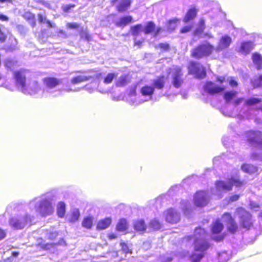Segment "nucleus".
<instances>
[{
    "label": "nucleus",
    "instance_id": "f257e3e1",
    "mask_svg": "<svg viewBox=\"0 0 262 262\" xmlns=\"http://www.w3.org/2000/svg\"><path fill=\"white\" fill-rule=\"evenodd\" d=\"M206 231L204 229L197 227L195 229L193 235L185 237L183 243L187 242L189 245H194V251L188 256V262H200L204 256V252L209 247L206 241Z\"/></svg>",
    "mask_w": 262,
    "mask_h": 262
},
{
    "label": "nucleus",
    "instance_id": "f03ea898",
    "mask_svg": "<svg viewBox=\"0 0 262 262\" xmlns=\"http://www.w3.org/2000/svg\"><path fill=\"white\" fill-rule=\"evenodd\" d=\"M53 197L50 192L39 195L30 201L28 207L42 217L51 215L54 210Z\"/></svg>",
    "mask_w": 262,
    "mask_h": 262
},
{
    "label": "nucleus",
    "instance_id": "7ed1b4c3",
    "mask_svg": "<svg viewBox=\"0 0 262 262\" xmlns=\"http://www.w3.org/2000/svg\"><path fill=\"white\" fill-rule=\"evenodd\" d=\"M238 173V171L235 170L226 181H217L215 184V188L211 190L212 194L221 198L223 193L231 190L233 186L238 188L244 185L245 182L240 180Z\"/></svg>",
    "mask_w": 262,
    "mask_h": 262
},
{
    "label": "nucleus",
    "instance_id": "20e7f679",
    "mask_svg": "<svg viewBox=\"0 0 262 262\" xmlns=\"http://www.w3.org/2000/svg\"><path fill=\"white\" fill-rule=\"evenodd\" d=\"M14 77L17 87L24 94L30 95L42 93L38 83L33 80L26 84V75L24 71L19 70L14 72Z\"/></svg>",
    "mask_w": 262,
    "mask_h": 262
},
{
    "label": "nucleus",
    "instance_id": "39448f33",
    "mask_svg": "<svg viewBox=\"0 0 262 262\" xmlns=\"http://www.w3.org/2000/svg\"><path fill=\"white\" fill-rule=\"evenodd\" d=\"M33 218V215L27 213H20L11 218L9 224L15 229H21L30 225Z\"/></svg>",
    "mask_w": 262,
    "mask_h": 262
},
{
    "label": "nucleus",
    "instance_id": "423d86ee",
    "mask_svg": "<svg viewBox=\"0 0 262 262\" xmlns=\"http://www.w3.org/2000/svg\"><path fill=\"white\" fill-rule=\"evenodd\" d=\"M169 79L170 86H172L175 89L180 88L185 81L182 69L177 66L173 67L169 73Z\"/></svg>",
    "mask_w": 262,
    "mask_h": 262
},
{
    "label": "nucleus",
    "instance_id": "0eeeda50",
    "mask_svg": "<svg viewBox=\"0 0 262 262\" xmlns=\"http://www.w3.org/2000/svg\"><path fill=\"white\" fill-rule=\"evenodd\" d=\"M60 81L53 77H47L43 79V83L45 88L42 90V93L46 92L51 94L53 97L59 96L61 94V91L57 89Z\"/></svg>",
    "mask_w": 262,
    "mask_h": 262
},
{
    "label": "nucleus",
    "instance_id": "6e6552de",
    "mask_svg": "<svg viewBox=\"0 0 262 262\" xmlns=\"http://www.w3.org/2000/svg\"><path fill=\"white\" fill-rule=\"evenodd\" d=\"M213 50L214 47L212 45L205 42L193 49L191 51V55L195 58L200 59L210 55Z\"/></svg>",
    "mask_w": 262,
    "mask_h": 262
},
{
    "label": "nucleus",
    "instance_id": "1a4fd4ad",
    "mask_svg": "<svg viewBox=\"0 0 262 262\" xmlns=\"http://www.w3.org/2000/svg\"><path fill=\"white\" fill-rule=\"evenodd\" d=\"M248 143L251 145L262 147V132L250 130L245 133Z\"/></svg>",
    "mask_w": 262,
    "mask_h": 262
},
{
    "label": "nucleus",
    "instance_id": "9d476101",
    "mask_svg": "<svg viewBox=\"0 0 262 262\" xmlns=\"http://www.w3.org/2000/svg\"><path fill=\"white\" fill-rule=\"evenodd\" d=\"M236 213L239 218L241 226L244 228L249 229L252 225L250 213L243 208H237Z\"/></svg>",
    "mask_w": 262,
    "mask_h": 262
},
{
    "label": "nucleus",
    "instance_id": "9b49d317",
    "mask_svg": "<svg viewBox=\"0 0 262 262\" xmlns=\"http://www.w3.org/2000/svg\"><path fill=\"white\" fill-rule=\"evenodd\" d=\"M154 88L151 85L146 84L140 89L141 98L136 102L138 105L151 100L154 93Z\"/></svg>",
    "mask_w": 262,
    "mask_h": 262
},
{
    "label": "nucleus",
    "instance_id": "f8f14e48",
    "mask_svg": "<svg viewBox=\"0 0 262 262\" xmlns=\"http://www.w3.org/2000/svg\"><path fill=\"white\" fill-rule=\"evenodd\" d=\"M188 70L190 74L194 75L198 78L203 79L206 75L204 68L197 62L191 61L188 67Z\"/></svg>",
    "mask_w": 262,
    "mask_h": 262
},
{
    "label": "nucleus",
    "instance_id": "ddd939ff",
    "mask_svg": "<svg viewBox=\"0 0 262 262\" xmlns=\"http://www.w3.org/2000/svg\"><path fill=\"white\" fill-rule=\"evenodd\" d=\"M205 92L210 95H214L223 92L226 88L223 86H219L212 81H207L203 86Z\"/></svg>",
    "mask_w": 262,
    "mask_h": 262
},
{
    "label": "nucleus",
    "instance_id": "4468645a",
    "mask_svg": "<svg viewBox=\"0 0 262 262\" xmlns=\"http://www.w3.org/2000/svg\"><path fill=\"white\" fill-rule=\"evenodd\" d=\"M209 201V196L204 191H198L194 196V202L198 207L206 206Z\"/></svg>",
    "mask_w": 262,
    "mask_h": 262
},
{
    "label": "nucleus",
    "instance_id": "2eb2a0df",
    "mask_svg": "<svg viewBox=\"0 0 262 262\" xmlns=\"http://www.w3.org/2000/svg\"><path fill=\"white\" fill-rule=\"evenodd\" d=\"M222 220L223 222L226 224L229 231L233 233L237 231L238 229L237 224L230 213H225L222 216Z\"/></svg>",
    "mask_w": 262,
    "mask_h": 262
},
{
    "label": "nucleus",
    "instance_id": "dca6fc26",
    "mask_svg": "<svg viewBox=\"0 0 262 262\" xmlns=\"http://www.w3.org/2000/svg\"><path fill=\"white\" fill-rule=\"evenodd\" d=\"M232 42L231 37L228 35H222L219 40L217 46L214 49L216 52H221L229 47Z\"/></svg>",
    "mask_w": 262,
    "mask_h": 262
},
{
    "label": "nucleus",
    "instance_id": "f3484780",
    "mask_svg": "<svg viewBox=\"0 0 262 262\" xmlns=\"http://www.w3.org/2000/svg\"><path fill=\"white\" fill-rule=\"evenodd\" d=\"M165 215L166 221L171 224L178 223L180 219L179 213L172 208L168 209Z\"/></svg>",
    "mask_w": 262,
    "mask_h": 262
},
{
    "label": "nucleus",
    "instance_id": "a211bd4d",
    "mask_svg": "<svg viewBox=\"0 0 262 262\" xmlns=\"http://www.w3.org/2000/svg\"><path fill=\"white\" fill-rule=\"evenodd\" d=\"M253 42L250 41H243L241 43L237 51L243 55H247L253 49Z\"/></svg>",
    "mask_w": 262,
    "mask_h": 262
},
{
    "label": "nucleus",
    "instance_id": "6ab92c4d",
    "mask_svg": "<svg viewBox=\"0 0 262 262\" xmlns=\"http://www.w3.org/2000/svg\"><path fill=\"white\" fill-rule=\"evenodd\" d=\"M252 60L256 67L259 70L262 69V56L258 53H254L252 55Z\"/></svg>",
    "mask_w": 262,
    "mask_h": 262
},
{
    "label": "nucleus",
    "instance_id": "aec40b11",
    "mask_svg": "<svg viewBox=\"0 0 262 262\" xmlns=\"http://www.w3.org/2000/svg\"><path fill=\"white\" fill-rule=\"evenodd\" d=\"M131 0H120L116 6L118 11H125L130 6Z\"/></svg>",
    "mask_w": 262,
    "mask_h": 262
},
{
    "label": "nucleus",
    "instance_id": "412c9836",
    "mask_svg": "<svg viewBox=\"0 0 262 262\" xmlns=\"http://www.w3.org/2000/svg\"><path fill=\"white\" fill-rule=\"evenodd\" d=\"M165 78L164 76L159 77L152 81V85L154 88V91L155 89L162 90L165 85Z\"/></svg>",
    "mask_w": 262,
    "mask_h": 262
},
{
    "label": "nucleus",
    "instance_id": "4be33fe9",
    "mask_svg": "<svg viewBox=\"0 0 262 262\" xmlns=\"http://www.w3.org/2000/svg\"><path fill=\"white\" fill-rule=\"evenodd\" d=\"M242 170L249 174H254L257 172L258 168L251 164H244L241 166Z\"/></svg>",
    "mask_w": 262,
    "mask_h": 262
},
{
    "label": "nucleus",
    "instance_id": "5701e85b",
    "mask_svg": "<svg viewBox=\"0 0 262 262\" xmlns=\"http://www.w3.org/2000/svg\"><path fill=\"white\" fill-rule=\"evenodd\" d=\"M112 220L110 217H106L100 220L97 224V229L98 230H103L107 228L111 224Z\"/></svg>",
    "mask_w": 262,
    "mask_h": 262
},
{
    "label": "nucleus",
    "instance_id": "b1692460",
    "mask_svg": "<svg viewBox=\"0 0 262 262\" xmlns=\"http://www.w3.org/2000/svg\"><path fill=\"white\" fill-rule=\"evenodd\" d=\"M197 14V10L195 8H190L186 13L183 21L185 23H188L190 20L194 19Z\"/></svg>",
    "mask_w": 262,
    "mask_h": 262
},
{
    "label": "nucleus",
    "instance_id": "393cba45",
    "mask_svg": "<svg viewBox=\"0 0 262 262\" xmlns=\"http://www.w3.org/2000/svg\"><path fill=\"white\" fill-rule=\"evenodd\" d=\"M134 227L136 231L144 232L146 228V226L145 224L144 221L143 220L140 219L134 222Z\"/></svg>",
    "mask_w": 262,
    "mask_h": 262
},
{
    "label": "nucleus",
    "instance_id": "a878e982",
    "mask_svg": "<svg viewBox=\"0 0 262 262\" xmlns=\"http://www.w3.org/2000/svg\"><path fill=\"white\" fill-rule=\"evenodd\" d=\"M91 76H86L85 75H79L73 77L71 79V82L73 84H76L82 82L88 81L91 79Z\"/></svg>",
    "mask_w": 262,
    "mask_h": 262
},
{
    "label": "nucleus",
    "instance_id": "bb28decb",
    "mask_svg": "<svg viewBox=\"0 0 262 262\" xmlns=\"http://www.w3.org/2000/svg\"><path fill=\"white\" fill-rule=\"evenodd\" d=\"M261 102V99L258 98H250L246 100L245 102V107L247 110H249L250 107L253 106L256 104Z\"/></svg>",
    "mask_w": 262,
    "mask_h": 262
},
{
    "label": "nucleus",
    "instance_id": "cd10ccee",
    "mask_svg": "<svg viewBox=\"0 0 262 262\" xmlns=\"http://www.w3.org/2000/svg\"><path fill=\"white\" fill-rule=\"evenodd\" d=\"M181 207L186 215H188L190 212L191 205L188 200H182L180 203Z\"/></svg>",
    "mask_w": 262,
    "mask_h": 262
},
{
    "label": "nucleus",
    "instance_id": "c85d7f7f",
    "mask_svg": "<svg viewBox=\"0 0 262 262\" xmlns=\"http://www.w3.org/2000/svg\"><path fill=\"white\" fill-rule=\"evenodd\" d=\"M132 17L130 16H124L119 19L116 23V26L118 27H124L132 21Z\"/></svg>",
    "mask_w": 262,
    "mask_h": 262
},
{
    "label": "nucleus",
    "instance_id": "c756f323",
    "mask_svg": "<svg viewBox=\"0 0 262 262\" xmlns=\"http://www.w3.org/2000/svg\"><path fill=\"white\" fill-rule=\"evenodd\" d=\"M223 229V225L219 220H216L212 225L211 231L213 234L220 233Z\"/></svg>",
    "mask_w": 262,
    "mask_h": 262
},
{
    "label": "nucleus",
    "instance_id": "7c9ffc66",
    "mask_svg": "<svg viewBox=\"0 0 262 262\" xmlns=\"http://www.w3.org/2000/svg\"><path fill=\"white\" fill-rule=\"evenodd\" d=\"M66 213V204L63 202H59L57 206V213L59 217H63Z\"/></svg>",
    "mask_w": 262,
    "mask_h": 262
},
{
    "label": "nucleus",
    "instance_id": "2f4dec72",
    "mask_svg": "<svg viewBox=\"0 0 262 262\" xmlns=\"http://www.w3.org/2000/svg\"><path fill=\"white\" fill-rule=\"evenodd\" d=\"M93 218L92 216H87L83 219L82 222V227L90 229L93 225Z\"/></svg>",
    "mask_w": 262,
    "mask_h": 262
},
{
    "label": "nucleus",
    "instance_id": "473e14b6",
    "mask_svg": "<svg viewBox=\"0 0 262 262\" xmlns=\"http://www.w3.org/2000/svg\"><path fill=\"white\" fill-rule=\"evenodd\" d=\"M129 82L128 76L123 75L120 76L117 81L116 85L117 86H123L127 84Z\"/></svg>",
    "mask_w": 262,
    "mask_h": 262
},
{
    "label": "nucleus",
    "instance_id": "72a5a7b5",
    "mask_svg": "<svg viewBox=\"0 0 262 262\" xmlns=\"http://www.w3.org/2000/svg\"><path fill=\"white\" fill-rule=\"evenodd\" d=\"M205 27V20L203 19H201L199 21V26L196 28L194 32V35L200 36V35L204 31Z\"/></svg>",
    "mask_w": 262,
    "mask_h": 262
},
{
    "label": "nucleus",
    "instance_id": "f704fd0d",
    "mask_svg": "<svg viewBox=\"0 0 262 262\" xmlns=\"http://www.w3.org/2000/svg\"><path fill=\"white\" fill-rule=\"evenodd\" d=\"M127 229V222L126 220H120L116 226V229L119 231H124Z\"/></svg>",
    "mask_w": 262,
    "mask_h": 262
},
{
    "label": "nucleus",
    "instance_id": "c9c22d12",
    "mask_svg": "<svg viewBox=\"0 0 262 262\" xmlns=\"http://www.w3.org/2000/svg\"><path fill=\"white\" fill-rule=\"evenodd\" d=\"M80 216V212L78 209H74L71 213V217L69 219L71 223H75L77 221Z\"/></svg>",
    "mask_w": 262,
    "mask_h": 262
},
{
    "label": "nucleus",
    "instance_id": "e433bc0d",
    "mask_svg": "<svg viewBox=\"0 0 262 262\" xmlns=\"http://www.w3.org/2000/svg\"><path fill=\"white\" fill-rule=\"evenodd\" d=\"M237 92L235 91L226 92L224 95V98L227 102H230L236 95Z\"/></svg>",
    "mask_w": 262,
    "mask_h": 262
},
{
    "label": "nucleus",
    "instance_id": "4c0bfd02",
    "mask_svg": "<svg viewBox=\"0 0 262 262\" xmlns=\"http://www.w3.org/2000/svg\"><path fill=\"white\" fill-rule=\"evenodd\" d=\"M38 19L39 21L41 23H46L49 27L53 28L55 27V25L54 24H52L50 20H47L46 17L41 13H39L38 14Z\"/></svg>",
    "mask_w": 262,
    "mask_h": 262
},
{
    "label": "nucleus",
    "instance_id": "58836bf2",
    "mask_svg": "<svg viewBox=\"0 0 262 262\" xmlns=\"http://www.w3.org/2000/svg\"><path fill=\"white\" fill-rule=\"evenodd\" d=\"M149 226L153 230H159L161 227V224L156 218L150 221Z\"/></svg>",
    "mask_w": 262,
    "mask_h": 262
},
{
    "label": "nucleus",
    "instance_id": "ea45409f",
    "mask_svg": "<svg viewBox=\"0 0 262 262\" xmlns=\"http://www.w3.org/2000/svg\"><path fill=\"white\" fill-rule=\"evenodd\" d=\"M142 29V25L141 24H139L132 26L131 27L132 35L135 37L137 36Z\"/></svg>",
    "mask_w": 262,
    "mask_h": 262
},
{
    "label": "nucleus",
    "instance_id": "a19ab883",
    "mask_svg": "<svg viewBox=\"0 0 262 262\" xmlns=\"http://www.w3.org/2000/svg\"><path fill=\"white\" fill-rule=\"evenodd\" d=\"M156 26L155 24L152 21H149L147 23L146 26L144 28V32L145 34H149L155 29Z\"/></svg>",
    "mask_w": 262,
    "mask_h": 262
},
{
    "label": "nucleus",
    "instance_id": "79ce46f5",
    "mask_svg": "<svg viewBox=\"0 0 262 262\" xmlns=\"http://www.w3.org/2000/svg\"><path fill=\"white\" fill-rule=\"evenodd\" d=\"M117 77V75L115 73H108L104 78L103 82L105 84L111 83L113 79Z\"/></svg>",
    "mask_w": 262,
    "mask_h": 262
},
{
    "label": "nucleus",
    "instance_id": "37998d69",
    "mask_svg": "<svg viewBox=\"0 0 262 262\" xmlns=\"http://www.w3.org/2000/svg\"><path fill=\"white\" fill-rule=\"evenodd\" d=\"M219 259L222 261H226L229 259L230 255L226 251H222L218 254Z\"/></svg>",
    "mask_w": 262,
    "mask_h": 262
},
{
    "label": "nucleus",
    "instance_id": "c03bdc74",
    "mask_svg": "<svg viewBox=\"0 0 262 262\" xmlns=\"http://www.w3.org/2000/svg\"><path fill=\"white\" fill-rule=\"evenodd\" d=\"M179 19L177 18H173L168 21V28L170 31H173L177 27V24Z\"/></svg>",
    "mask_w": 262,
    "mask_h": 262
},
{
    "label": "nucleus",
    "instance_id": "a18cd8bd",
    "mask_svg": "<svg viewBox=\"0 0 262 262\" xmlns=\"http://www.w3.org/2000/svg\"><path fill=\"white\" fill-rule=\"evenodd\" d=\"M24 17L28 20L31 21V26L34 27L35 25L34 21V15L30 12H26L24 14Z\"/></svg>",
    "mask_w": 262,
    "mask_h": 262
},
{
    "label": "nucleus",
    "instance_id": "49530a36",
    "mask_svg": "<svg viewBox=\"0 0 262 262\" xmlns=\"http://www.w3.org/2000/svg\"><path fill=\"white\" fill-rule=\"evenodd\" d=\"M252 82L254 87L261 86H262V75H261L259 77L255 78L254 80H252Z\"/></svg>",
    "mask_w": 262,
    "mask_h": 262
},
{
    "label": "nucleus",
    "instance_id": "de8ad7c7",
    "mask_svg": "<svg viewBox=\"0 0 262 262\" xmlns=\"http://www.w3.org/2000/svg\"><path fill=\"white\" fill-rule=\"evenodd\" d=\"M5 63L6 67L8 69L12 70L13 68V66L14 65V61L10 58H8L6 60Z\"/></svg>",
    "mask_w": 262,
    "mask_h": 262
},
{
    "label": "nucleus",
    "instance_id": "09e8293b",
    "mask_svg": "<svg viewBox=\"0 0 262 262\" xmlns=\"http://www.w3.org/2000/svg\"><path fill=\"white\" fill-rule=\"evenodd\" d=\"M227 80L229 82V85L232 88L236 87L238 85L237 82L233 77H229V78H228Z\"/></svg>",
    "mask_w": 262,
    "mask_h": 262
},
{
    "label": "nucleus",
    "instance_id": "8fccbe9b",
    "mask_svg": "<svg viewBox=\"0 0 262 262\" xmlns=\"http://www.w3.org/2000/svg\"><path fill=\"white\" fill-rule=\"evenodd\" d=\"M57 235L58 233L56 231H52L48 232L47 236L48 238L53 239L57 236Z\"/></svg>",
    "mask_w": 262,
    "mask_h": 262
},
{
    "label": "nucleus",
    "instance_id": "3c124183",
    "mask_svg": "<svg viewBox=\"0 0 262 262\" xmlns=\"http://www.w3.org/2000/svg\"><path fill=\"white\" fill-rule=\"evenodd\" d=\"M250 206L252 209L255 211H257L259 208H260L259 206L256 203L254 202H250Z\"/></svg>",
    "mask_w": 262,
    "mask_h": 262
},
{
    "label": "nucleus",
    "instance_id": "603ef678",
    "mask_svg": "<svg viewBox=\"0 0 262 262\" xmlns=\"http://www.w3.org/2000/svg\"><path fill=\"white\" fill-rule=\"evenodd\" d=\"M75 7L74 5H66L63 6V9L64 12H68L71 9Z\"/></svg>",
    "mask_w": 262,
    "mask_h": 262
},
{
    "label": "nucleus",
    "instance_id": "864d4df0",
    "mask_svg": "<svg viewBox=\"0 0 262 262\" xmlns=\"http://www.w3.org/2000/svg\"><path fill=\"white\" fill-rule=\"evenodd\" d=\"M136 94V90L135 86H132L130 88L129 91V95L130 96H135Z\"/></svg>",
    "mask_w": 262,
    "mask_h": 262
},
{
    "label": "nucleus",
    "instance_id": "5fc2aeb1",
    "mask_svg": "<svg viewBox=\"0 0 262 262\" xmlns=\"http://www.w3.org/2000/svg\"><path fill=\"white\" fill-rule=\"evenodd\" d=\"M57 35L59 37H62V38H66L67 37V34H66V33L65 32V31H64L62 30H59V31L58 32V33H57Z\"/></svg>",
    "mask_w": 262,
    "mask_h": 262
},
{
    "label": "nucleus",
    "instance_id": "6e6d98bb",
    "mask_svg": "<svg viewBox=\"0 0 262 262\" xmlns=\"http://www.w3.org/2000/svg\"><path fill=\"white\" fill-rule=\"evenodd\" d=\"M67 26L69 28H71V29H77L79 27V25L77 23H68L67 24Z\"/></svg>",
    "mask_w": 262,
    "mask_h": 262
},
{
    "label": "nucleus",
    "instance_id": "4d7b16f0",
    "mask_svg": "<svg viewBox=\"0 0 262 262\" xmlns=\"http://www.w3.org/2000/svg\"><path fill=\"white\" fill-rule=\"evenodd\" d=\"M191 27L190 26H187L182 28L181 30V33H186L190 31Z\"/></svg>",
    "mask_w": 262,
    "mask_h": 262
},
{
    "label": "nucleus",
    "instance_id": "13d9d810",
    "mask_svg": "<svg viewBox=\"0 0 262 262\" xmlns=\"http://www.w3.org/2000/svg\"><path fill=\"white\" fill-rule=\"evenodd\" d=\"M121 247H122V249L124 252L128 253L129 252V249L128 248L126 244L123 243V244H121Z\"/></svg>",
    "mask_w": 262,
    "mask_h": 262
},
{
    "label": "nucleus",
    "instance_id": "bf43d9fd",
    "mask_svg": "<svg viewBox=\"0 0 262 262\" xmlns=\"http://www.w3.org/2000/svg\"><path fill=\"white\" fill-rule=\"evenodd\" d=\"M255 115H259L262 118V107H259L254 111Z\"/></svg>",
    "mask_w": 262,
    "mask_h": 262
},
{
    "label": "nucleus",
    "instance_id": "052dcab7",
    "mask_svg": "<svg viewBox=\"0 0 262 262\" xmlns=\"http://www.w3.org/2000/svg\"><path fill=\"white\" fill-rule=\"evenodd\" d=\"M229 138L228 137H226V136H224L222 138V142H223V145L227 147V146H228V142L229 141Z\"/></svg>",
    "mask_w": 262,
    "mask_h": 262
},
{
    "label": "nucleus",
    "instance_id": "680f3d73",
    "mask_svg": "<svg viewBox=\"0 0 262 262\" xmlns=\"http://www.w3.org/2000/svg\"><path fill=\"white\" fill-rule=\"evenodd\" d=\"M0 20L2 21H8L9 20V18L6 15L0 14Z\"/></svg>",
    "mask_w": 262,
    "mask_h": 262
},
{
    "label": "nucleus",
    "instance_id": "e2e57ef3",
    "mask_svg": "<svg viewBox=\"0 0 262 262\" xmlns=\"http://www.w3.org/2000/svg\"><path fill=\"white\" fill-rule=\"evenodd\" d=\"M239 198V195L237 194H235L232 195L230 198V201L231 202H234L237 201Z\"/></svg>",
    "mask_w": 262,
    "mask_h": 262
},
{
    "label": "nucleus",
    "instance_id": "0e129e2a",
    "mask_svg": "<svg viewBox=\"0 0 262 262\" xmlns=\"http://www.w3.org/2000/svg\"><path fill=\"white\" fill-rule=\"evenodd\" d=\"M6 235L5 231L0 229V240L3 239L6 236Z\"/></svg>",
    "mask_w": 262,
    "mask_h": 262
},
{
    "label": "nucleus",
    "instance_id": "69168bd1",
    "mask_svg": "<svg viewBox=\"0 0 262 262\" xmlns=\"http://www.w3.org/2000/svg\"><path fill=\"white\" fill-rule=\"evenodd\" d=\"M160 47L164 50H166L169 48V45L166 43L160 44Z\"/></svg>",
    "mask_w": 262,
    "mask_h": 262
},
{
    "label": "nucleus",
    "instance_id": "338daca9",
    "mask_svg": "<svg viewBox=\"0 0 262 262\" xmlns=\"http://www.w3.org/2000/svg\"><path fill=\"white\" fill-rule=\"evenodd\" d=\"M216 80L217 81L220 82V83H223L225 81V78L224 77H217L216 78Z\"/></svg>",
    "mask_w": 262,
    "mask_h": 262
},
{
    "label": "nucleus",
    "instance_id": "774afa93",
    "mask_svg": "<svg viewBox=\"0 0 262 262\" xmlns=\"http://www.w3.org/2000/svg\"><path fill=\"white\" fill-rule=\"evenodd\" d=\"M243 101V98H238L234 101V103L235 106L241 103Z\"/></svg>",
    "mask_w": 262,
    "mask_h": 262
}]
</instances>
